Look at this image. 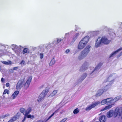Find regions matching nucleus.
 <instances>
[{"label":"nucleus","mask_w":122,"mask_h":122,"mask_svg":"<svg viewBox=\"0 0 122 122\" xmlns=\"http://www.w3.org/2000/svg\"><path fill=\"white\" fill-rule=\"evenodd\" d=\"M59 108L58 109L56 110L48 118L47 120H49L52 116H53L55 114H56L57 112H59Z\"/></svg>","instance_id":"29"},{"label":"nucleus","mask_w":122,"mask_h":122,"mask_svg":"<svg viewBox=\"0 0 122 122\" xmlns=\"http://www.w3.org/2000/svg\"><path fill=\"white\" fill-rule=\"evenodd\" d=\"M110 41H111L108 40L106 37H102V38L99 37L96 41L95 46L97 47H99L101 45V43L105 44H108Z\"/></svg>","instance_id":"2"},{"label":"nucleus","mask_w":122,"mask_h":122,"mask_svg":"<svg viewBox=\"0 0 122 122\" xmlns=\"http://www.w3.org/2000/svg\"><path fill=\"white\" fill-rule=\"evenodd\" d=\"M112 107V105H109L107 106H106L105 107L103 108L101 110V111H103L105 110L108 109Z\"/></svg>","instance_id":"28"},{"label":"nucleus","mask_w":122,"mask_h":122,"mask_svg":"<svg viewBox=\"0 0 122 122\" xmlns=\"http://www.w3.org/2000/svg\"><path fill=\"white\" fill-rule=\"evenodd\" d=\"M10 115L9 114L7 113L5 115H3L1 117L3 118H5L7 117H8Z\"/></svg>","instance_id":"36"},{"label":"nucleus","mask_w":122,"mask_h":122,"mask_svg":"<svg viewBox=\"0 0 122 122\" xmlns=\"http://www.w3.org/2000/svg\"><path fill=\"white\" fill-rule=\"evenodd\" d=\"M122 50V48L121 47L117 51H114L111 53L109 56V58H110L113 57L117 53Z\"/></svg>","instance_id":"15"},{"label":"nucleus","mask_w":122,"mask_h":122,"mask_svg":"<svg viewBox=\"0 0 122 122\" xmlns=\"http://www.w3.org/2000/svg\"><path fill=\"white\" fill-rule=\"evenodd\" d=\"M74 31L71 30L65 34L64 38L66 43L68 44L69 43L70 41L69 38L70 36L74 34Z\"/></svg>","instance_id":"6"},{"label":"nucleus","mask_w":122,"mask_h":122,"mask_svg":"<svg viewBox=\"0 0 122 122\" xmlns=\"http://www.w3.org/2000/svg\"><path fill=\"white\" fill-rule=\"evenodd\" d=\"M49 92L48 90L47 89H46L45 90H43L42 92V93H43L44 94H45V95L47 94L48 92Z\"/></svg>","instance_id":"35"},{"label":"nucleus","mask_w":122,"mask_h":122,"mask_svg":"<svg viewBox=\"0 0 122 122\" xmlns=\"http://www.w3.org/2000/svg\"><path fill=\"white\" fill-rule=\"evenodd\" d=\"M53 42H52L51 43L46 44L45 45V48L47 49H49L53 46Z\"/></svg>","instance_id":"14"},{"label":"nucleus","mask_w":122,"mask_h":122,"mask_svg":"<svg viewBox=\"0 0 122 122\" xmlns=\"http://www.w3.org/2000/svg\"><path fill=\"white\" fill-rule=\"evenodd\" d=\"M79 112V111L78 109L77 108L75 109L73 111V113L74 114H77Z\"/></svg>","instance_id":"37"},{"label":"nucleus","mask_w":122,"mask_h":122,"mask_svg":"<svg viewBox=\"0 0 122 122\" xmlns=\"http://www.w3.org/2000/svg\"><path fill=\"white\" fill-rule=\"evenodd\" d=\"M87 74L86 73H84L81 76L80 78V79L82 81H83L87 76Z\"/></svg>","instance_id":"32"},{"label":"nucleus","mask_w":122,"mask_h":122,"mask_svg":"<svg viewBox=\"0 0 122 122\" xmlns=\"http://www.w3.org/2000/svg\"><path fill=\"white\" fill-rule=\"evenodd\" d=\"M120 27H121V28H122V24H121V25H120Z\"/></svg>","instance_id":"53"},{"label":"nucleus","mask_w":122,"mask_h":122,"mask_svg":"<svg viewBox=\"0 0 122 122\" xmlns=\"http://www.w3.org/2000/svg\"><path fill=\"white\" fill-rule=\"evenodd\" d=\"M9 83H7L6 84V86L7 87H8L9 86Z\"/></svg>","instance_id":"48"},{"label":"nucleus","mask_w":122,"mask_h":122,"mask_svg":"<svg viewBox=\"0 0 122 122\" xmlns=\"http://www.w3.org/2000/svg\"><path fill=\"white\" fill-rule=\"evenodd\" d=\"M89 38V36H88L83 38L79 42L78 46V48L80 50L83 49L88 43Z\"/></svg>","instance_id":"4"},{"label":"nucleus","mask_w":122,"mask_h":122,"mask_svg":"<svg viewBox=\"0 0 122 122\" xmlns=\"http://www.w3.org/2000/svg\"><path fill=\"white\" fill-rule=\"evenodd\" d=\"M91 46L88 45L86 46L84 49L82 51L79 55L78 58L79 60H81L86 57L90 52L89 49Z\"/></svg>","instance_id":"3"},{"label":"nucleus","mask_w":122,"mask_h":122,"mask_svg":"<svg viewBox=\"0 0 122 122\" xmlns=\"http://www.w3.org/2000/svg\"><path fill=\"white\" fill-rule=\"evenodd\" d=\"M57 90H55L53 92L49 95V97H52L55 96L57 93Z\"/></svg>","instance_id":"27"},{"label":"nucleus","mask_w":122,"mask_h":122,"mask_svg":"<svg viewBox=\"0 0 122 122\" xmlns=\"http://www.w3.org/2000/svg\"><path fill=\"white\" fill-rule=\"evenodd\" d=\"M20 111L25 115L26 114V110L23 108H21L20 109Z\"/></svg>","instance_id":"25"},{"label":"nucleus","mask_w":122,"mask_h":122,"mask_svg":"<svg viewBox=\"0 0 122 122\" xmlns=\"http://www.w3.org/2000/svg\"><path fill=\"white\" fill-rule=\"evenodd\" d=\"M5 81L4 79L3 78H2L1 80V81L2 82H4Z\"/></svg>","instance_id":"47"},{"label":"nucleus","mask_w":122,"mask_h":122,"mask_svg":"<svg viewBox=\"0 0 122 122\" xmlns=\"http://www.w3.org/2000/svg\"><path fill=\"white\" fill-rule=\"evenodd\" d=\"M121 96H118L113 99V100L114 101V102H116L119 100L121 98Z\"/></svg>","instance_id":"33"},{"label":"nucleus","mask_w":122,"mask_h":122,"mask_svg":"<svg viewBox=\"0 0 122 122\" xmlns=\"http://www.w3.org/2000/svg\"><path fill=\"white\" fill-rule=\"evenodd\" d=\"M32 78L31 77H29L25 83L23 81H19L17 84L16 89L17 90L20 89L23 86L25 89L27 88L29 86Z\"/></svg>","instance_id":"1"},{"label":"nucleus","mask_w":122,"mask_h":122,"mask_svg":"<svg viewBox=\"0 0 122 122\" xmlns=\"http://www.w3.org/2000/svg\"><path fill=\"white\" fill-rule=\"evenodd\" d=\"M31 108L30 107H29L26 110V114H28L31 112Z\"/></svg>","instance_id":"31"},{"label":"nucleus","mask_w":122,"mask_h":122,"mask_svg":"<svg viewBox=\"0 0 122 122\" xmlns=\"http://www.w3.org/2000/svg\"><path fill=\"white\" fill-rule=\"evenodd\" d=\"M46 95L45 94H44L43 93H42L40 95L38 99V101L40 102L41 100H43L44 98L45 97Z\"/></svg>","instance_id":"16"},{"label":"nucleus","mask_w":122,"mask_h":122,"mask_svg":"<svg viewBox=\"0 0 122 122\" xmlns=\"http://www.w3.org/2000/svg\"><path fill=\"white\" fill-rule=\"evenodd\" d=\"M67 119V118H65L63 119L60 122H64Z\"/></svg>","instance_id":"42"},{"label":"nucleus","mask_w":122,"mask_h":122,"mask_svg":"<svg viewBox=\"0 0 122 122\" xmlns=\"http://www.w3.org/2000/svg\"><path fill=\"white\" fill-rule=\"evenodd\" d=\"M106 120V117L105 116H101L99 118V120L100 122H105Z\"/></svg>","instance_id":"20"},{"label":"nucleus","mask_w":122,"mask_h":122,"mask_svg":"<svg viewBox=\"0 0 122 122\" xmlns=\"http://www.w3.org/2000/svg\"><path fill=\"white\" fill-rule=\"evenodd\" d=\"M116 75V74H111L109 75L107 78V81L111 82L115 78Z\"/></svg>","instance_id":"11"},{"label":"nucleus","mask_w":122,"mask_h":122,"mask_svg":"<svg viewBox=\"0 0 122 122\" xmlns=\"http://www.w3.org/2000/svg\"><path fill=\"white\" fill-rule=\"evenodd\" d=\"M107 100L108 101V104H112L111 105H112L114 104V103L115 102L113 99H112V98H107Z\"/></svg>","instance_id":"17"},{"label":"nucleus","mask_w":122,"mask_h":122,"mask_svg":"<svg viewBox=\"0 0 122 122\" xmlns=\"http://www.w3.org/2000/svg\"><path fill=\"white\" fill-rule=\"evenodd\" d=\"M24 116H25L24 117V118L23 120L22 121V122H24L25 121V120L26 118V115H24Z\"/></svg>","instance_id":"45"},{"label":"nucleus","mask_w":122,"mask_h":122,"mask_svg":"<svg viewBox=\"0 0 122 122\" xmlns=\"http://www.w3.org/2000/svg\"><path fill=\"white\" fill-rule=\"evenodd\" d=\"M122 55V51L121 52V53L119 55V57L121 56V55Z\"/></svg>","instance_id":"52"},{"label":"nucleus","mask_w":122,"mask_h":122,"mask_svg":"<svg viewBox=\"0 0 122 122\" xmlns=\"http://www.w3.org/2000/svg\"><path fill=\"white\" fill-rule=\"evenodd\" d=\"M113 110H111L107 113V116L108 118H110L112 117L113 115Z\"/></svg>","instance_id":"19"},{"label":"nucleus","mask_w":122,"mask_h":122,"mask_svg":"<svg viewBox=\"0 0 122 122\" xmlns=\"http://www.w3.org/2000/svg\"><path fill=\"white\" fill-rule=\"evenodd\" d=\"M4 64L6 65H10L11 64V61H3L2 62Z\"/></svg>","instance_id":"30"},{"label":"nucleus","mask_w":122,"mask_h":122,"mask_svg":"<svg viewBox=\"0 0 122 122\" xmlns=\"http://www.w3.org/2000/svg\"><path fill=\"white\" fill-rule=\"evenodd\" d=\"M80 29V28L79 27V26L76 29H75V31H77L79 29Z\"/></svg>","instance_id":"49"},{"label":"nucleus","mask_w":122,"mask_h":122,"mask_svg":"<svg viewBox=\"0 0 122 122\" xmlns=\"http://www.w3.org/2000/svg\"><path fill=\"white\" fill-rule=\"evenodd\" d=\"M19 93V91H15L12 94L11 97L12 98L14 99L17 96Z\"/></svg>","instance_id":"18"},{"label":"nucleus","mask_w":122,"mask_h":122,"mask_svg":"<svg viewBox=\"0 0 122 122\" xmlns=\"http://www.w3.org/2000/svg\"><path fill=\"white\" fill-rule=\"evenodd\" d=\"M18 119L17 117L15 116L13 117L7 122H13Z\"/></svg>","instance_id":"24"},{"label":"nucleus","mask_w":122,"mask_h":122,"mask_svg":"<svg viewBox=\"0 0 122 122\" xmlns=\"http://www.w3.org/2000/svg\"><path fill=\"white\" fill-rule=\"evenodd\" d=\"M70 51V50L69 49H67L65 51V52L66 54H68Z\"/></svg>","instance_id":"46"},{"label":"nucleus","mask_w":122,"mask_h":122,"mask_svg":"<svg viewBox=\"0 0 122 122\" xmlns=\"http://www.w3.org/2000/svg\"><path fill=\"white\" fill-rule=\"evenodd\" d=\"M28 114H25V115H26V117H27L28 118H31V117H32L33 118H34V116H31L30 115H28Z\"/></svg>","instance_id":"38"},{"label":"nucleus","mask_w":122,"mask_h":122,"mask_svg":"<svg viewBox=\"0 0 122 122\" xmlns=\"http://www.w3.org/2000/svg\"><path fill=\"white\" fill-rule=\"evenodd\" d=\"M11 46L12 50L14 51L18 56H20L21 54V46H18L12 44L11 45Z\"/></svg>","instance_id":"5"},{"label":"nucleus","mask_w":122,"mask_h":122,"mask_svg":"<svg viewBox=\"0 0 122 122\" xmlns=\"http://www.w3.org/2000/svg\"><path fill=\"white\" fill-rule=\"evenodd\" d=\"M75 26L76 28L75 29H76L78 26V25H75Z\"/></svg>","instance_id":"50"},{"label":"nucleus","mask_w":122,"mask_h":122,"mask_svg":"<svg viewBox=\"0 0 122 122\" xmlns=\"http://www.w3.org/2000/svg\"><path fill=\"white\" fill-rule=\"evenodd\" d=\"M20 64H21L22 66L25 65V61L24 60L22 61L20 63Z\"/></svg>","instance_id":"39"},{"label":"nucleus","mask_w":122,"mask_h":122,"mask_svg":"<svg viewBox=\"0 0 122 122\" xmlns=\"http://www.w3.org/2000/svg\"><path fill=\"white\" fill-rule=\"evenodd\" d=\"M121 110L120 109H116L114 112V116L115 117H116L118 115L119 116H120L122 114V111L121 112Z\"/></svg>","instance_id":"12"},{"label":"nucleus","mask_w":122,"mask_h":122,"mask_svg":"<svg viewBox=\"0 0 122 122\" xmlns=\"http://www.w3.org/2000/svg\"><path fill=\"white\" fill-rule=\"evenodd\" d=\"M84 33L82 31H79L76 33L72 37V41L74 42L78 37L79 35L81 34H83Z\"/></svg>","instance_id":"10"},{"label":"nucleus","mask_w":122,"mask_h":122,"mask_svg":"<svg viewBox=\"0 0 122 122\" xmlns=\"http://www.w3.org/2000/svg\"><path fill=\"white\" fill-rule=\"evenodd\" d=\"M40 58L41 59H42L43 57V54L42 53H40Z\"/></svg>","instance_id":"41"},{"label":"nucleus","mask_w":122,"mask_h":122,"mask_svg":"<svg viewBox=\"0 0 122 122\" xmlns=\"http://www.w3.org/2000/svg\"><path fill=\"white\" fill-rule=\"evenodd\" d=\"M107 86L108 85H107L104 88L99 89L96 94V96H99L101 95L103 92L106 91L108 89Z\"/></svg>","instance_id":"8"},{"label":"nucleus","mask_w":122,"mask_h":122,"mask_svg":"<svg viewBox=\"0 0 122 122\" xmlns=\"http://www.w3.org/2000/svg\"><path fill=\"white\" fill-rule=\"evenodd\" d=\"M102 65V63H99L95 67L94 70L92 71V73H91L90 75L92 74H95L99 72V70Z\"/></svg>","instance_id":"9"},{"label":"nucleus","mask_w":122,"mask_h":122,"mask_svg":"<svg viewBox=\"0 0 122 122\" xmlns=\"http://www.w3.org/2000/svg\"><path fill=\"white\" fill-rule=\"evenodd\" d=\"M19 68V66H17V67H14L13 68V70H17L18 68Z\"/></svg>","instance_id":"44"},{"label":"nucleus","mask_w":122,"mask_h":122,"mask_svg":"<svg viewBox=\"0 0 122 122\" xmlns=\"http://www.w3.org/2000/svg\"><path fill=\"white\" fill-rule=\"evenodd\" d=\"M30 51L29 49L28 48H25L23 50L22 52L23 54L29 53Z\"/></svg>","instance_id":"21"},{"label":"nucleus","mask_w":122,"mask_h":122,"mask_svg":"<svg viewBox=\"0 0 122 122\" xmlns=\"http://www.w3.org/2000/svg\"><path fill=\"white\" fill-rule=\"evenodd\" d=\"M8 92L9 90L7 89H5V90L3 93V95H4V94H5L6 93H7L8 94Z\"/></svg>","instance_id":"40"},{"label":"nucleus","mask_w":122,"mask_h":122,"mask_svg":"<svg viewBox=\"0 0 122 122\" xmlns=\"http://www.w3.org/2000/svg\"><path fill=\"white\" fill-rule=\"evenodd\" d=\"M62 39L61 38H57L56 39V44L60 45L61 44V42L62 41Z\"/></svg>","instance_id":"26"},{"label":"nucleus","mask_w":122,"mask_h":122,"mask_svg":"<svg viewBox=\"0 0 122 122\" xmlns=\"http://www.w3.org/2000/svg\"><path fill=\"white\" fill-rule=\"evenodd\" d=\"M88 66V63H85L81 68L80 70L81 71H83L87 69Z\"/></svg>","instance_id":"13"},{"label":"nucleus","mask_w":122,"mask_h":122,"mask_svg":"<svg viewBox=\"0 0 122 122\" xmlns=\"http://www.w3.org/2000/svg\"><path fill=\"white\" fill-rule=\"evenodd\" d=\"M107 99V98L102 100L101 102V104L102 105H103L106 103L108 105V101Z\"/></svg>","instance_id":"22"},{"label":"nucleus","mask_w":122,"mask_h":122,"mask_svg":"<svg viewBox=\"0 0 122 122\" xmlns=\"http://www.w3.org/2000/svg\"><path fill=\"white\" fill-rule=\"evenodd\" d=\"M32 48L34 50H36V47H33Z\"/></svg>","instance_id":"51"},{"label":"nucleus","mask_w":122,"mask_h":122,"mask_svg":"<svg viewBox=\"0 0 122 122\" xmlns=\"http://www.w3.org/2000/svg\"><path fill=\"white\" fill-rule=\"evenodd\" d=\"M99 33L100 32L99 31H94L93 32V34L95 36H97L99 34Z\"/></svg>","instance_id":"34"},{"label":"nucleus","mask_w":122,"mask_h":122,"mask_svg":"<svg viewBox=\"0 0 122 122\" xmlns=\"http://www.w3.org/2000/svg\"><path fill=\"white\" fill-rule=\"evenodd\" d=\"M48 120H47V119L46 121H42L41 120H38L37 121V122H46Z\"/></svg>","instance_id":"43"},{"label":"nucleus","mask_w":122,"mask_h":122,"mask_svg":"<svg viewBox=\"0 0 122 122\" xmlns=\"http://www.w3.org/2000/svg\"><path fill=\"white\" fill-rule=\"evenodd\" d=\"M56 62L55 60L53 58L51 60L49 64V65L50 66H52Z\"/></svg>","instance_id":"23"},{"label":"nucleus","mask_w":122,"mask_h":122,"mask_svg":"<svg viewBox=\"0 0 122 122\" xmlns=\"http://www.w3.org/2000/svg\"><path fill=\"white\" fill-rule=\"evenodd\" d=\"M100 103L99 101H96L92 103L90 105L88 106L86 108V111H89L91 110L92 108L94 107Z\"/></svg>","instance_id":"7"}]
</instances>
